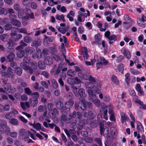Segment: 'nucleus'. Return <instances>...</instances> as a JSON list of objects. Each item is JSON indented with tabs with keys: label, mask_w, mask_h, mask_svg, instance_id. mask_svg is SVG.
<instances>
[{
	"label": "nucleus",
	"mask_w": 146,
	"mask_h": 146,
	"mask_svg": "<svg viewBox=\"0 0 146 146\" xmlns=\"http://www.w3.org/2000/svg\"><path fill=\"white\" fill-rule=\"evenodd\" d=\"M30 66L26 64L21 63L20 66L24 70H27L29 72L32 74L35 72L37 69V64L36 62H33L31 63Z\"/></svg>",
	"instance_id": "f257e3e1"
},
{
	"label": "nucleus",
	"mask_w": 146,
	"mask_h": 146,
	"mask_svg": "<svg viewBox=\"0 0 146 146\" xmlns=\"http://www.w3.org/2000/svg\"><path fill=\"white\" fill-rule=\"evenodd\" d=\"M74 104V102L72 100H70L69 101L66 102L65 104V106L66 108L69 109L70 110V108Z\"/></svg>",
	"instance_id": "6ab92c4d"
},
{
	"label": "nucleus",
	"mask_w": 146,
	"mask_h": 146,
	"mask_svg": "<svg viewBox=\"0 0 146 146\" xmlns=\"http://www.w3.org/2000/svg\"><path fill=\"white\" fill-rule=\"evenodd\" d=\"M12 113L11 112H8L5 115V117L6 119L10 120V118L13 117Z\"/></svg>",
	"instance_id": "6e6d98bb"
},
{
	"label": "nucleus",
	"mask_w": 146,
	"mask_h": 146,
	"mask_svg": "<svg viewBox=\"0 0 146 146\" xmlns=\"http://www.w3.org/2000/svg\"><path fill=\"white\" fill-rule=\"evenodd\" d=\"M15 72L19 76H21L22 73V70L20 67H17L15 69Z\"/></svg>",
	"instance_id": "603ef678"
},
{
	"label": "nucleus",
	"mask_w": 146,
	"mask_h": 146,
	"mask_svg": "<svg viewBox=\"0 0 146 146\" xmlns=\"http://www.w3.org/2000/svg\"><path fill=\"white\" fill-rule=\"evenodd\" d=\"M29 19L28 16H25L23 17L22 19V23L24 26H25L27 23V21Z\"/></svg>",
	"instance_id": "72a5a7b5"
},
{
	"label": "nucleus",
	"mask_w": 146,
	"mask_h": 146,
	"mask_svg": "<svg viewBox=\"0 0 146 146\" xmlns=\"http://www.w3.org/2000/svg\"><path fill=\"white\" fill-rule=\"evenodd\" d=\"M14 45V43L9 41L7 42V47L9 49H11Z\"/></svg>",
	"instance_id": "de8ad7c7"
},
{
	"label": "nucleus",
	"mask_w": 146,
	"mask_h": 146,
	"mask_svg": "<svg viewBox=\"0 0 146 146\" xmlns=\"http://www.w3.org/2000/svg\"><path fill=\"white\" fill-rule=\"evenodd\" d=\"M102 105L101 108L100 109V111L102 112L104 114V118L106 120L108 119V117L107 115L108 110L107 106L106 105L104 104Z\"/></svg>",
	"instance_id": "0eeeda50"
},
{
	"label": "nucleus",
	"mask_w": 146,
	"mask_h": 146,
	"mask_svg": "<svg viewBox=\"0 0 146 146\" xmlns=\"http://www.w3.org/2000/svg\"><path fill=\"white\" fill-rule=\"evenodd\" d=\"M41 51L40 49H38L36 50V52L33 55L32 57L33 58H37L39 59L41 57Z\"/></svg>",
	"instance_id": "9b49d317"
},
{
	"label": "nucleus",
	"mask_w": 146,
	"mask_h": 146,
	"mask_svg": "<svg viewBox=\"0 0 146 146\" xmlns=\"http://www.w3.org/2000/svg\"><path fill=\"white\" fill-rule=\"evenodd\" d=\"M4 86V87L5 90H3V91L2 92H3L4 93H6L7 92H11V84L10 83H5Z\"/></svg>",
	"instance_id": "f3484780"
},
{
	"label": "nucleus",
	"mask_w": 146,
	"mask_h": 146,
	"mask_svg": "<svg viewBox=\"0 0 146 146\" xmlns=\"http://www.w3.org/2000/svg\"><path fill=\"white\" fill-rule=\"evenodd\" d=\"M15 29L19 33L24 34H27V30L25 28L19 29L18 28H15Z\"/></svg>",
	"instance_id": "c9c22d12"
},
{
	"label": "nucleus",
	"mask_w": 146,
	"mask_h": 146,
	"mask_svg": "<svg viewBox=\"0 0 146 146\" xmlns=\"http://www.w3.org/2000/svg\"><path fill=\"white\" fill-rule=\"evenodd\" d=\"M78 75L82 79H88V76L87 74H83L81 72H80L78 73Z\"/></svg>",
	"instance_id": "473e14b6"
},
{
	"label": "nucleus",
	"mask_w": 146,
	"mask_h": 146,
	"mask_svg": "<svg viewBox=\"0 0 146 146\" xmlns=\"http://www.w3.org/2000/svg\"><path fill=\"white\" fill-rule=\"evenodd\" d=\"M30 62V58L29 57L25 56L23 58V62L21 63H29Z\"/></svg>",
	"instance_id": "13d9d810"
},
{
	"label": "nucleus",
	"mask_w": 146,
	"mask_h": 146,
	"mask_svg": "<svg viewBox=\"0 0 146 146\" xmlns=\"http://www.w3.org/2000/svg\"><path fill=\"white\" fill-rule=\"evenodd\" d=\"M68 29H66L65 28L60 27L58 29V30L61 33L64 34L66 33Z\"/></svg>",
	"instance_id": "338daca9"
},
{
	"label": "nucleus",
	"mask_w": 146,
	"mask_h": 146,
	"mask_svg": "<svg viewBox=\"0 0 146 146\" xmlns=\"http://www.w3.org/2000/svg\"><path fill=\"white\" fill-rule=\"evenodd\" d=\"M130 72L134 75H138L140 73L139 71L133 68H130Z\"/></svg>",
	"instance_id": "e433bc0d"
},
{
	"label": "nucleus",
	"mask_w": 146,
	"mask_h": 146,
	"mask_svg": "<svg viewBox=\"0 0 146 146\" xmlns=\"http://www.w3.org/2000/svg\"><path fill=\"white\" fill-rule=\"evenodd\" d=\"M9 122L10 124L14 125H18L19 124L18 120L14 118L10 119L9 120Z\"/></svg>",
	"instance_id": "393cba45"
},
{
	"label": "nucleus",
	"mask_w": 146,
	"mask_h": 146,
	"mask_svg": "<svg viewBox=\"0 0 146 146\" xmlns=\"http://www.w3.org/2000/svg\"><path fill=\"white\" fill-rule=\"evenodd\" d=\"M121 116V122L124 124L126 123V121L127 119V116L123 112H121L120 113Z\"/></svg>",
	"instance_id": "a211bd4d"
},
{
	"label": "nucleus",
	"mask_w": 146,
	"mask_h": 146,
	"mask_svg": "<svg viewBox=\"0 0 146 146\" xmlns=\"http://www.w3.org/2000/svg\"><path fill=\"white\" fill-rule=\"evenodd\" d=\"M108 39L110 40L115 41L117 40L116 36L114 35H112L108 37Z\"/></svg>",
	"instance_id": "864d4df0"
},
{
	"label": "nucleus",
	"mask_w": 146,
	"mask_h": 146,
	"mask_svg": "<svg viewBox=\"0 0 146 146\" xmlns=\"http://www.w3.org/2000/svg\"><path fill=\"white\" fill-rule=\"evenodd\" d=\"M69 81L71 82L69 83L71 84H78L81 82V80L77 78L76 77L74 79L70 78L69 79Z\"/></svg>",
	"instance_id": "2eb2a0df"
},
{
	"label": "nucleus",
	"mask_w": 146,
	"mask_h": 146,
	"mask_svg": "<svg viewBox=\"0 0 146 146\" xmlns=\"http://www.w3.org/2000/svg\"><path fill=\"white\" fill-rule=\"evenodd\" d=\"M88 93L91 99L92 100V102L97 106H99L100 103L99 100L96 99H94L96 97V92H93L92 90L89 89L88 90Z\"/></svg>",
	"instance_id": "20e7f679"
},
{
	"label": "nucleus",
	"mask_w": 146,
	"mask_h": 146,
	"mask_svg": "<svg viewBox=\"0 0 146 146\" xmlns=\"http://www.w3.org/2000/svg\"><path fill=\"white\" fill-rule=\"evenodd\" d=\"M9 38V35L7 34H3L0 35V39L3 42H6Z\"/></svg>",
	"instance_id": "4be33fe9"
},
{
	"label": "nucleus",
	"mask_w": 146,
	"mask_h": 146,
	"mask_svg": "<svg viewBox=\"0 0 146 146\" xmlns=\"http://www.w3.org/2000/svg\"><path fill=\"white\" fill-rule=\"evenodd\" d=\"M137 129L138 132H144L143 127L141 123L139 121H137Z\"/></svg>",
	"instance_id": "5701e85b"
},
{
	"label": "nucleus",
	"mask_w": 146,
	"mask_h": 146,
	"mask_svg": "<svg viewBox=\"0 0 146 146\" xmlns=\"http://www.w3.org/2000/svg\"><path fill=\"white\" fill-rule=\"evenodd\" d=\"M45 63L46 64L50 65L53 62V59L52 57L48 56L45 60Z\"/></svg>",
	"instance_id": "b1692460"
},
{
	"label": "nucleus",
	"mask_w": 146,
	"mask_h": 146,
	"mask_svg": "<svg viewBox=\"0 0 146 146\" xmlns=\"http://www.w3.org/2000/svg\"><path fill=\"white\" fill-rule=\"evenodd\" d=\"M11 23L13 25L19 27H20L21 25V22L16 19L11 21Z\"/></svg>",
	"instance_id": "c85d7f7f"
},
{
	"label": "nucleus",
	"mask_w": 146,
	"mask_h": 146,
	"mask_svg": "<svg viewBox=\"0 0 146 146\" xmlns=\"http://www.w3.org/2000/svg\"><path fill=\"white\" fill-rule=\"evenodd\" d=\"M56 19L60 21H62L63 22H65V20L64 19V16L63 15H60L58 14H57L56 15Z\"/></svg>",
	"instance_id": "c756f323"
},
{
	"label": "nucleus",
	"mask_w": 146,
	"mask_h": 146,
	"mask_svg": "<svg viewBox=\"0 0 146 146\" xmlns=\"http://www.w3.org/2000/svg\"><path fill=\"white\" fill-rule=\"evenodd\" d=\"M52 57L54 58V59L56 61H58L60 59L59 55L55 54H53Z\"/></svg>",
	"instance_id": "774afa93"
},
{
	"label": "nucleus",
	"mask_w": 146,
	"mask_h": 146,
	"mask_svg": "<svg viewBox=\"0 0 146 146\" xmlns=\"http://www.w3.org/2000/svg\"><path fill=\"white\" fill-rule=\"evenodd\" d=\"M121 52L124 56H126L127 58L128 59L131 58V55L130 52L128 50H126L123 48L121 49Z\"/></svg>",
	"instance_id": "1a4fd4ad"
},
{
	"label": "nucleus",
	"mask_w": 146,
	"mask_h": 146,
	"mask_svg": "<svg viewBox=\"0 0 146 146\" xmlns=\"http://www.w3.org/2000/svg\"><path fill=\"white\" fill-rule=\"evenodd\" d=\"M21 100L23 101H26L28 100L27 96L26 94H23L21 96Z\"/></svg>",
	"instance_id": "0e129e2a"
},
{
	"label": "nucleus",
	"mask_w": 146,
	"mask_h": 146,
	"mask_svg": "<svg viewBox=\"0 0 146 146\" xmlns=\"http://www.w3.org/2000/svg\"><path fill=\"white\" fill-rule=\"evenodd\" d=\"M15 54L12 53H11L9 54L7 57V59L9 62H12L15 58Z\"/></svg>",
	"instance_id": "a878e982"
},
{
	"label": "nucleus",
	"mask_w": 146,
	"mask_h": 146,
	"mask_svg": "<svg viewBox=\"0 0 146 146\" xmlns=\"http://www.w3.org/2000/svg\"><path fill=\"white\" fill-rule=\"evenodd\" d=\"M111 133L110 135L111 137H113L115 135V129L114 127H112L111 128Z\"/></svg>",
	"instance_id": "bf43d9fd"
},
{
	"label": "nucleus",
	"mask_w": 146,
	"mask_h": 146,
	"mask_svg": "<svg viewBox=\"0 0 146 146\" xmlns=\"http://www.w3.org/2000/svg\"><path fill=\"white\" fill-rule=\"evenodd\" d=\"M73 91L76 96L78 97L79 96L82 98H84L86 97V95L84 89L83 88H80L78 90V92L77 88L76 86H73Z\"/></svg>",
	"instance_id": "39448f33"
},
{
	"label": "nucleus",
	"mask_w": 146,
	"mask_h": 146,
	"mask_svg": "<svg viewBox=\"0 0 146 146\" xmlns=\"http://www.w3.org/2000/svg\"><path fill=\"white\" fill-rule=\"evenodd\" d=\"M74 106L75 109L77 110H78L79 107L82 110H84L86 107V103L84 100L78 103H75Z\"/></svg>",
	"instance_id": "423d86ee"
},
{
	"label": "nucleus",
	"mask_w": 146,
	"mask_h": 146,
	"mask_svg": "<svg viewBox=\"0 0 146 146\" xmlns=\"http://www.w3.org/2000/svg\"><path fill=\"white\" fill-rule=\"evenodd\" d=\"M25 93L28 95L32 96V91L28 88L27 87L25 88L24 89Z\"/></svg>",
	"instance_id": "37998d69"
},
{
	"label": "nucleus",
	"mask_w": 146,
	"mask_h": 146,
	"mask_svg": "<svg viewBox=\"0 0 146 146\" xmlns=\"http://www.w3.org/2000/svg\"><path fill=\"white\" fill-rule=\"evenodd\" d=\"M8 19L5 18L2 19L0 18V25H3L7 21Z\"/></svg>",
	"instance_id": "052dcab7"
},
{
	"label": "nucleus",
	"mask_w": 146,
	"mask_h": 146,
	"mask_svg": "<svg viewBox=\"0 0 146 146\" xmlns=\"http://www.w3.org/2000/svg\"><path fill=\"white\" fill-rule=\"evenodd\" d=\"M108 113L110 115V119L111 121L115 122L116 121V118L115 114L111 110H109Z\"/></svg>",
	"instance_id": "f8f14e48"
},
{
	"label": "nucleus",
	"mask_w": 146,
	"mask_h": 146,
	"mask_svg": "<svg viewBox=\"0 0 146 146\" xmlns=\"http://www.w3.org/2000/svg\"><path fill=\"white\" fill-rule=\"evenodd\" d=\"M21 44L18 46L16 48V49L22 50L23 48V47L27 46V44L24 43L23 41L21 42Z\"/></svg>",
	"instance_id": "ea45409f"
},
{
	"label": "nucleus",
	"mask_w": 146,
	"mask_h": 146,
	"mask_svg": "<svg viewBox=\"0 0 146 146\" xmlns=\"http://www.w3.org/2000/svg\"><path fill=\"white\" fill-rule=\"evenodd\" d=\"M100 130L101 135L103 134L104 136H110L109 133V129L108 127H106L102 128L101 126H100Z\"/></svg>",
	"instance_id": "6e6552de"
},
{
	"label": "nucleus",
	"mask_w": 146,
	"mask_h": 146,
	"mask_svg": "<svg viewBox=\"0 0 146 146\" xmlns=\"http://www.w3.org/2000/svg\"><path fill=\"white\" fill-rule=\"evenodd\" d=\"M18 51L17 52V56L19 58H21L24 55V52L22 50H17Z\"/></svg>",
	"instance_id": "f704fd0d"
},
{
	"label": "nucleus",
	"mask_w": 146,
	"mask_h": 146,
	"mask_svg": "<svg viewBox=\"0 0 146 146\" xmlns=\"http://www.w3.org/2000/svg\"><path fill=\"white\" fill-rule=\"evenodd\" d=\"M70 116L71 118H74L76 117L78 119V122L77 124L80 127H78L79 129H81L83 125L86 123V120L83 119L82 121L80 119L82 117V115L81 113L79 112H78L76 113L75 111H74L72 113L70 114Z\"/></svg>",
	"instance_id": "f03ea898"
},
{
	"label": "nucleus",
	"mask_w": 146,
	"mask_h": 146,
	"mask_svg": "<svg viewBox=\"0 0 146 146\" xmlns=\"http://www.w3.org/2000/svg\"><path fill=\"white\" fill-rule=\"evenodd\" d=\"M33 128L37 131L40 130L42 131H45L44 127H42L41 124L38 122L34 123Z\"/></svg>",
	"instance_id": "9d476101"
},
{
	"label": "nucleus",
	"mask_w": 146,
	"mask_h": 146,
	"mask_svg": "<svg viewBox=\"0 0 146 146\" xmlns=\"http://www.w3.org/2000/svg\"><path fill=\"white\" fill-rule=\"evenodd\" d=\"M135 89L136 91L139 92L140 94L142 96L144 95L143 89L141 88L140 85L139 84H137L135 85Z\"/></svg>",
	"instance_id": "ddd939ff"
},
{
	"label": "nucleus",
	"mask_w": 146,
	"mask_h": 146,
	"mask_svg": "<svg viewBox=\"0 0 146 146\" xmlns=\"http://www.w3.org/2000/svg\"><path fill=\"white\" fill-rule=\"evenodd\" d=\"M39 68L41 69H43L45 68V66L44 63L41 61H39L38 63Z\"/></svg>",
	"instance_id": "79ce46f5"
},
{
	"label": "nucleus",
	"mask_w": 146,
	"mask_h": 146,
	"mask_svg": "<svg viewBox=\"0 0 146 146\" xmlns=\"http://www.w3.org/2000/svg\"><path fill=\"white\" fill-rule=\"evenodd\" d=\"M24 15V11L23 9H20L19 10L18 12V17L19 18H21Z\"/></svg>",
	"instance_id": "49530a36"
},
{
	"label": "nucleus",
	"mask_w": 146,
	"mask_h": 146,
	"mask_svg": "<svg viewBox=\"0 0 146 146\" xmlns=\"http://www.w3.org/2000/svg\"><path fill=\"white\" fill-rule=\"evenodd\" d=\"M51 82L53 87L54 88H57L58 87V84L55 80L52 79L51 80Z\"/></svg>",
	"instance_id": "5fc2aeb1"
},
{
	"label": "nucleus",
	"mask_w": 146,
	"mask_h": 146,
	"mask_svg": "<svg viewBox=\"0 0 146 146\" xmlns=\"http://www.w3.org/2000/svg\"><path fill=\"white\" fill-rule=\"evenodd\" d=\"M82 55L85 60H86L88 58V56L87 52V49L86 47H84L83 48Z\"/></svg>",
	"instance_id": "412c9836"
},
{
	"label": "nucleus",
	"mask_w": 146,
	"mask_h": 146,
	"mask_svg": "<svg viewBox=\"0 0 146 146\" xmlns=\"http://www.w3.org/2000/svg\"><path fill=\"white\" fill-rule=\"evenodd\" d=\"M33 50V48L31 47H27L25 48V51L27 53L31 54Z\"/></svg>",
	"instance_id": "09e8293b"
},
{
	"label": "nucleus",
	"mask_w": 146,
	"mask_h": 146,
	"mask_svg": "<svg viewBox=\"0 0 146 146\" xmlns=\"http://www.w3.org/2000/svg\"><path fill=\"white\" fill-rule=\"evenodd\" d=\"M54 40V38L52 36L48 37L47 38H45L43 40V43L44 44L47 46L48 45L47 42H46V41H48L49 42H52Z\"/></svg>",
	"instance_id": "aec40b11"
},
{
	"label": "nucleus",
	"mask_w": 146,
	"mask_h": 146,
	"mask_svg": "<svg viewBox=\"0 0 146 146\" xmlns=\"http://www.w3.org/2000/svg\"><path fill=\"white\" fill-rule=\"evenodd\" d=\"M6 76L9 77H11L14 75V73L13 72V70L10 67H9L7 70V72H6Z\"/></svg>",
	"instance_id": "dca6fc26"
},
{
	"label": "nucleus",
	"mask_w": 146,
	"mask_h": 146,
	"mask_svg": "<svg viewBox=\"0 0 146 146\" xmlns=\"http://www.w3.org/2000/svg\"><path fill=\"white\" fill-rule=\"evenodd\" d=\"M64 131L67 135V136L68 137L70 136V133H74V131L73 129L70 130L69 132L66 129H64Z\"/></svg>",
	"instance_id": "8fccbe9b"
},
{
	"label": "nucleus",
	"mask_w": 146,
	"mask_h": 146,
	"mask_svg": "<svg viewBox=\"0 0 146 146\" xmlns=\"http://www.w3.org/2000/svg\"><path fill=\"white\" fill-rule=\"evenodd\" d=\"M123 19L125 21L123 22V23L124 24H127V23H129L131 21V18L127 15L125 14L124 15Z\"/></svg>",
	"instance_id": "cd10ccee"
},
{
	"label": "nucleus",
	"mask_w": 146,
	"mask_h": 146,
	"mask_svg": "<svg viewBox=\"0 0 146 146\" xmlns=\"http://www.w3.org/2000/svg\"><path fill=\"white\" fill-rule=\"evenodd\" d=\"M111 80L113 82L116 84H118L119 83V81L117 78L114 75L112 76Z\"/></svg>",
	"instance_id": "2f4dec72"
},
{
	"label": "nucleus",
	"mask_w": 146,
	"mask_h": 146,
	"mask_svg": "<svg viewBox=\"0 0 146 146\" xmlns=\"http://www.w3.org/2000/svg\"><path fill=\"white\" fill-rule=\"evenodd\" d=\"M56 106L58 109L61 110L63 106V104L61 102H58L56 104Z\"/></svg>",
	"instance_id": "58836bf2"
},
{
	"label": "nucleus",
	"mask_w": 146,
	"mask_h": 146,
	"mask_svg": "<svg viewBox=\"0 0 146 146\" xmlns=\"http://www.w3.org/2000/svg\"><path fill=\"white\" fill-rule=\"evenodd\" d=\"M100 59L101 61H100V62H102V64L103 65H106L108 64V60L105 59L104 57H101Z\"/></svg>",
	"instance_id": "c03bdc74"
},
{
	"label": "nucleus",
	"mask_w": 146,
	"mask_h": 146,
	"mask_svg": "<svg viewBox=\"0 0 146 146\" xmlns=\"http://www.w3.org/2000/svg\"><path fill=\"white\" fill-rule=\"evenodd\" d=\"M2 75V78L3 80V82L4 84L6 83L7 81V80L8 77L6 76V72H2L1 73Z\"/></svg>",
	"instance_id": "7c9ffc66"
},
{
	"label": "nucleus",
	"mask_w": 146,
	"mask_h": 146,
	"mask_svg": "<svg viewBox=\"0 0 146 146\" xmlns=\"http://www.w3.org/2000/svg\"><path fill=\"white\" fill-rule=\"evenodd\" d=\"M41 43V40L39 39H37L33 41L31 44V46L36 48L40 45Z\"/></svg>",
	"instance_id": "4468645a"
},
{
	"label": "nucleus",
	"mask_w": 146,
	"mask_h": 146,
	"mask_svg": "<svg viewBox=\"0 0 146 146\" xmlns=\"http://www.w3.org/2000/svg\"><path fill=\"white\" fill-rule=\"evenodd\" d=\"M133 100L136 103L138 104L139 105L142 104L143 103V102L141 101L140 100L135 97L133 98Z\"/></svg>",
	"instance_id": "e2e57ef3"
},
{
	"label": "nucleus",
	"mask_w": 146,
	"mask_h": 146,
	"mask_svg": "<svg viewBox=\"0 0 146 146\" xmlns=\"http://www.w3.org/2000/svg\"><path fill=\"white\" fill-rule=\"evenodd\" d=\"M31 40V38L30 37L28 36H25L24 38V41L27 43L29 42Z\"/></svg>",
	"instance_id": "680f3d73"
},
{
	"label": "nucleus",
	"mask_w": 146,
	"mask_h": 146,
	"mask_svg": "<svg viewBox=\"0 0 146 146\" xmlns=\"http://www.w3.org/2000/svg\"><path fill=\"white\" fill-rule=\"evenodd\" d=\"M19 134L22 136H25L27 133L26 131L24 129H20L19 131Z\"/></svg>",
	"instance_id": "a19ab883"
},
{
	"label": "nucleus",
	"mask_w": 146,
	"mask_h": 146,
	"mask_svg": "<svg viewBox=\"0 0 146 146\" xmlns=\"http://www.w3.org/2000/svg\"><path fill=\"white\" fill-rule=\"evenodd\" d=\"M28 16L29 18L33 19L34 18V15L33 13L31 12L30 9H28L26 13V15Z\"/></svg>",
	"instance_id": "bb28decb"
},
{
	"label": "nucleus",
	"mask_w": 146,
	"mask_h": 146,
	"mask_svg": "<svg viewBox=\"0 0 146 146\" xmlns=\"http://www.w3.org/2000/svg\"><path fill=\"white\" fill-rule=\"evenodd\" d=\"M87 12V13H84L80 14V15L83 16L84 18H86L87 16H90V12L88 10H86Z\"/></svg>",
	"instance_id": "4d7b16f0"
},
{
	"label": "nucleus",
	"mask_w": 146,
	"mask_h": 146,
	"mask_svg": "<svg viewBox=\"0 0 146 146\" xmlns=\"http://www.w3.org/2000/svg\"><path fill=\"white\" fill-rule=\"evenodd\" d=\"M46 107L45 106L40 105L38 107V110L40 112H42L46 110Z\"/></svg>",
	"instance_id": "a18cd8bd"
},
{
	"label": "nucleus",
	"mask_w": 146,
	"mask_h": 146,
	"mask_svg": "<svg viewBox=\"0 0 146 146\" xmlns=\"http://www.w3.org/2000/svg\"><path fill=\"white\" fill-rule=\"evenodd\" d=\"M33 98H30L29 99V103L30 106L34 107L37 105L38 103V98L39 97V94L37 92H34L32 94Z\"/></svg>",
	"instance_id": "7ed1b4c3"
},
{
	"label": "nucleus",
	"mask_w": 146,
	"mask_h": 146,
	"mask_svg": "<svg viewBox=\"0 0 146 146\" xmlns=\"http://www.w3.org/2000/svg\"><path fill=\"white\" fill-rule=\"evenodd\" d=\"M125 80L127 85H128L129 81L130 80V77L129 74V73H127L125 75Z\"/></svg>",
	"instance_id": "4c0bfd02"
},
{
	"label": "nucleus",
	"mask_w": 146,
	"mask_h": 146,
	"mask_svg": "<svg viewBox=\"0 0 146 146\" xmlns=\"http://www.w3.org/2000/svg\"><path fill=\"white\" fill-rule=\"evenodd\" d=\"M75 74V72L72 70H69L67 72V74L69 76H74Z\"/></svg>",
	"instance_id": "3c124183"
},
{
	"label": "nucleus",
	"mask_w": 146,
	"mask_h": 146,
	"mask_svg": "<svg viewBox=\"0 0 146 146\" xmlns=\"http://www.w3.org/2000/svg\"><path fill=\"white\" fill-rule=\"evenodd\" d=\"M27 133L30 136L31 138H32L33 139L35 140L37 138L30 131H27Z\"/></svg>",
	"instance_id": "69168bd1"
}]
</instances>
